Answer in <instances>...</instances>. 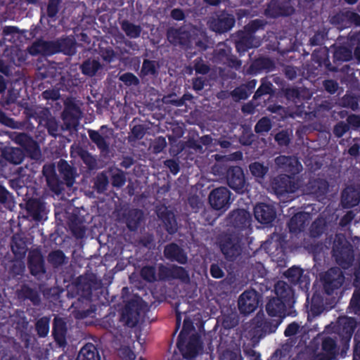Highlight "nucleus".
<instances>
[{"mask_svg": "<svg viewBox=\"0 0 360 360\" xmlns=\"http://www.w3.org/2000/svg\"><path fill=\"white\" fill-rule=\"evenodd\" d=\"M331 252L335 262L342 269L347 270L352 266L354 261V248L344 235L335 236Z\"/></svg>", "mask_w": 360, "mask_h": 360, "instance_id": "obj_1", "label": "nucleus"}, {"mask_svg": "<svg viewBox=\"0 0 360 360\" xmlns=\"http://www.w3.org/2000/svg\"><path fill=\"white\" fill-rule=\"evenodd\" d=\"M243 236L239 233L233 232L222 236L219 240V247L225 258L233 262L240 255L243 245Z\"/></svg>", "mask_w": 360, "mask_h": 360, "instance_id": "obj_2", "label": "nucleus"}, {"mask_svg": "<svg viewBox=\"0 0 360 360\" xmlns=\"http://www.w3.org/2000/svg\"><path fill=\"white\" fill-rule=\"evenodd\" d=\"M144 304V301L140 297L129 300L122 310L120 318V322L129 328L135 327L139 323L141 311L143 310Z\"/></svg>", "mask_w": 360, "mask_h": 360, "instance_id": "obj_3", "label": "nucleus"}, {"mask_svg": "<svg viewBox=\"0 0 360 360\" xmlns=\"http://www.w3.org/2000/svg\"><path fill=\"white\" fill-rule=\"evenodd\" d=\"M88 134L91 141L99 150L102 156H108L110 153V139L113 130L107 125H102L98 130L89 129Z\"/></svg>", "mask_w": 360, "mask_h": 360, "instance_id": "obj_4", "label": "nucleus"}, {"mask_svg": "<svg viewBox=\"0 0 360 360\" xmlns=\"http://www.w3.org/2000/svg\"><path fill=\"white\" fill-rule=\"evenodd\" d=\"M345 275L338 266L331 267L321 277L323 290L328 295L337 293L345 282Z\"/></svg>", "mask_w": 360, "mask_h": 360, "instance_id": "obj_5", "label": "nucleus"}, {"mask_svg": "<svg viewBox=\"0 0 360 360\" xmlns=\"http://www.w3.org/2000/svg\"><path fill=\"white\" fill-rule=\"evenodd\" d=\"M158 281H170L179 280L183 283H188L190 276L188 271L183 266L172 264L169 266L162 263L158 265Z\"/></svg>", "mask_w": 360, "mask_h": 360, "instance_id": "obj_6", "label": "nucleus"}, {"mask_svg": "<svg viewBox=\"0 0 360 360\" xmlns=\"http://www.w3.org/2000/svg\"><path fill=\"white\" fill-rule=\"evenodd\" d=\"M281 322V319H266L264 313L259 311L252 321L254 326V334L262 338L267 334L276 332Z\"/></svg>", "mask_w": 360, "mask_h": 360, "instance_id": "obj_7", "label": "nucleus"}, {"mask_svg": "<svg viewBox=\"0 0 360 360\" xmlns=\"http://www.w3.org/2000/svg\"><path fill=\"white\" fill-rule=\"evenodd\" d=\"M226 181L228 186L238 194L247 191L246 182L243 169L239 166H231L226 172Z\"/></svg>", "mask_w": 360, "mask_h": 360, "instance_id": "obj_8", "label": "nucleus"}, {"mask_svg": "<svg viewBox=\"0 0 360 360\" xmlns=\"http://www.w3.org/2000/svg\"><path fill=\"white\" fill-rule=\"evenodd\" d=\"M186 338H178L176 347L181 353L184 359L192 360L195 358L198 354L199 349L201 347L200 337L197 335H192L189 337L188 341Z\"/></svg>", "mask_w": 360, "mask_h": 360, "instance_id": "obj_9", "label": "nucleus"}, {"mask_svg": "<svg viewBox=\"0 0 360 360\" xmlns=\"http://www.w3.org/2000/svg\"><path fill=\"white\" fill-rule=\"evenodd\" d=\"M231 191L224 186L213 189L208 197L210 206L216 210H226L231 203Z\"/></svg>", "mask_w": 360, "mask_h": 360, "instance_id": "obj_10", "label": "nucleus"}, {"mask_svg": "<svg viewBox=\"0 0 360 360\" xmlns=\"http://www.w3.org/2000/svg\"><path fill=\"white\" fill-rule=\"evenodd\" d=\"M75 44V40L68 37L60 38L55 41H46V56L57 53L72 56L76 52Z\"/></svg>", "mask_w": 360, "mask_h": 360, "instance_id": "obj_11", "label": "nucleus"}, {"mask_svg": "<svg viewBox=\"0 0 360 360\" xmlns=\"http://www.w3.org/2000/svg\"><path fill=\"white\" fill-rule=\"evenodd\" d=\"M271 187L278 198L286 194L293 193L297 189L296 184L288 174H279L275 176L271 180Z\"/></svg>", "mask_w": 360, "mask_h": 360, "instance_id": "obj_12", "label": "nucleus"}, {"mask_svg": "<svg viewBox=\"0 0 360 360\" xmlns=\"http://www.w3.org/2000/svg\"><path fill=\"white\" fill-rule=\"evenodd\" d=\"M70 311L75 319L80 320L93 316L96 307L91 304V300L77 297L72 302Z\"/></svg>", "mask_w": 360, "mask_h": 360, "instance_id": "obj_13", "label": "nucleus"}, {"mask_svg": "<svg viewBox=\"0 0 360 360\" xmlns=\"http://www.w3.org/2000/svg\"><path fill=\"white\" fill-rule=\"evenodd\" d=\"M295 11L290 2L286 1L271 0L264 10V15L269 18L289 16Z\"/></svg>", "mask_w": 360, "mask_h": 360, "instance_id": "obj_14", "label": "nucleus"}, {"mask_svg": "<svg viewBox=\"0 0 360 360\" xmlns=\"http://www.w3.org/2000/svg\"><path fill=\"white\" fill-rule=\"evenodd\" d=\"M259 305V294L255 290L243 292L238 301V309L240 314L247 315L255 311Z\"/></svg>", "mask_w": 360, "mask_h": 360, "instance_id": "obj_15", "label": "nucleus"}, {"mask_svg": "<svg viewBox=\"0 0 360 360\" xmlns=\"http://www.w3.org/2000/svg\"><path fill=\"white\" fill-rule=\"evenodd\" d=\"M274 162L279 170L290 176L297 174L302 167L297 158L294 156L279 155L275 158Z\"/></svg>", "mask_w": 360, "mask_h": 360, "instance_id": "obj_16", "label": "nucleus"}, {"mask_svg": "<svg viewBox=\"0 0 360 360\" xmlns=\"http://www.w3.org/2000/svg\"><path fill=\"white\" fill-rule=\"evenodd\" d=\"M284 276L288 281L293 285H298L301 289H308L310 285V279L307 274H305L304 270L297 266L289 268Z\"/></svg>", "mask_w": 360, "mask_h": 360, "instance_id": "obj_17", "label": "nucleus"}, {"mask_svg": "<svg viewBox=\"0 0 360 360\" xmlns=\"http://www.w3.org/2000/svg\"><path fill=\"white\" fill-rule=\"evenodd\" d=\"M255 219L262 224H271L276 217V211L274 205L264 202L257 203L254 207Z\"/></svg>", "mask_w": 360, "mask_h": 360, "instance_id": "obj_18", "label": "nucleus"}, {"mask_svg": "<svg viewBox=\"0 0 360 360\" xmlns=\"http://www.w3.org/2000/svg\"><path fill=\"white\" fill-rule=\"evenodd\" d=\"M235 22L234 16L224 11L210 22V27L214 32L221 34L229 31L234 26Z\"/></svg>", "mask_w": 360, "mask_h": 360, "instance_id": "obj_19", "label": "nucleus"}, {"mask_svg": "<svg viewBox=\"0 0 360 360\" xmlns=\"http://www.w3.org/2000/svg\"><path fill=\"white\" fill-rule=\"evenodd\" d=\"M229 219L232 226L238 231H243L250 226L252 217L247 210L238 209L229 214Z\"/></svg>", "mask_w": 360, "mask_h": 360, "instance_id": "obj_20", "label": "nucleus"}, {"mask_svg": "<svg viewBox=\"0 0 360 360\" xmlns=\"http://www.w3.org/2000/svg\"><path fill=\"white\" fill-rule=\"evenodd\" d=\"M255 41V36L250 35L243 30L238 31L235 39V46L240 56L244 55L249 49L257 47V45L254 44Z\"/></svg>", "mask_w": 360, "mask_h": 360, "instance_id": "obj_21", "label": "nucleus"}, {"mask_svg": "<svg viewBox=\"0 0 360 360\" xmlns=\"http://www.w3.org/2000/svg\"><path fill=\"white\" fill-rule=\"evenodd\" d=\"M307 191L317 198H323L329 190V184L327 180L321 178L310 179L306 184Z\"/></svg>", "mask_w": 360, "mask_h": 360, "instance_id": "obj_22", "label": "nucleus"}, {"mask_svg": "<svg viewBox=\"0 0 360 360\" xmlns=\"http://www.w3.org/2000/svg\"><path fill=\"white\" fill-rule=\"evenodd\" d=\"M67 324L63 318L55 317L53 323L52 334L56 343L60 347H65L67 345L66 334Z\"/></svg>", "mask_w": 360, "mask_h": 360, "instance_id": "obj_23", "label": "nucleus"}, {"mask_svg": "<svg viewBox=\"0 0 360 360\" xmlns=\"http://www.w3.org/2000/svg\"><path fill=\"white\" fill-rule=\"evenodd\" d=\"M287 306L288 305L282 300L273 297L266 302L265 309L269 316L283 320L285 316Z\"/></svg>", "mask_w": 360, "mask_h": 360, "instance_id": "obj_24", "label": "nucleus"}, {"mask_svg": "<svg viewBox=\"0 0 360 360\" xmlns=\"http://www.w3.org/2000/svg\"><path fill=\"white\" fill-rule=\"evenodd\" d=\"M164 255L168 260L176 262L181 264H185L188 261L184 250L175 243H171L165 247Z\"/></svg>", "mask_w": 360, "mask_h": 360, "instance_id": "obj_25", "label": "nucleus"}, {"mask_svg": "<svg viewBox=\"0 0 360 360\" xmlns=\"http://www.w3.org/2000/svg\"><path fill=\"white\" fill-rule=\"evenodd\" d=\"M28 267L33 276H39L44 271L43 256L37 249L32 250L28 257Z\"/></svg>", "mask_w": 360, "mask_h": 360, "instance_id": "obj_26", "label": "nucleus"}, {"mask_svg": "<svg viewBox=\"0 0 360 360\" xmlns=\"http://www.w3.org/2000/svg\"><path fill=\"white\" fill-rule=\"evenodd\" d=\"M275 68L274 62L269 58L259 57L254 60L248 69V72L257 75L262 71L270 72Z\"/></svg>", "mask_w": 360, "mask_h": 360, "instance_id": "obj_27", "label": "nucleus"}, {"mask_svg": "<svg viewBox=\"0 0 360 360\" xmlns=\"http://www.w3.org/2000/svg\"><path fill=\"white\" fill-rule=\"evenodd\" d=\"M274 291L276 295L275 297L282 300L288 306L294 303V291L285 282L278 281L275 284Z\"/></svg>", "mask_w": 360, "mask_h": 360, "instance_id": "obj_28", "label": "nucleus"}, {"mask_svg": "<svg viewBox=\"0 0 360 360\" xmlns=\"http://www.w3.org/2000/svg\"><path fill=\"white\" fill-rule=\"evenodd\" d=\"M356 328V321L353 319H347L340 328V343L342 347L348 349L349 342Z\"/></svg>", "mask_w": 360, "mask_h": 360, "instance_id": "obj_29", "label": "nucleus"}, {"mask_svg": "<svg viewBox=\"0 0 360 360\" xmlns=\"http://www.w3.org/2000/svg\"><path fill=\"white\" fill-rule=\"evenodd\" d=\"M75 288L79 298L91 300L93 281L86 277L79 276L75 283Z\"/></svg>", "mask_w": 360, "mask_h": 360, "instance_id": "obj_30", "label": "nucleus"}, {"mask_svg": "<svg viewBox=\"0 0 360 360\" xmlns=\"http://www.w3.org/2000/svg\"><path fill=\"white\" fill-rule=\"evenodd\" d=\"M248 167L251 175L257 182L260 184L265 180L266 176L269 172V165L264 162L255 161L250 163Z\"/></svg>", "mask_w": 360, "mask_h": 360, "instance_id": "obj_31", "label": "nucleus"}, {"mask_svg": "<svg viewBox=\"0 0 360 360\" xmlns=\"http://www.w3.org/2000/svg\"><path fill=\"white\" fill-rule=\"evenodd\" d=\"M60 176L68 186H72L75 182L74 169L65 160H60L58 163Z\"/></svg>", "mask_w": 360, "mask_h": 360, "instance_id": "obj_32", "label": "nucleus"}, {"mask_svg": "<svg viewBox=\"0 0 360 360\" xmlns=\"http://www.w3.org/2000/svg\"><path fill=\"white\" fill-rule=\"evenodd\" d=\"M360 202V194L353 188L343 190L341 195V203L345 208H352Z\"/></svg>", "mask_w": 360, "mask_h": 360, "instance_id": "obj_33", "label": "nucleus"}, {"mask_svg": "<svg viewBox=\"0 0 360 360\" xmlns=\"http://www.w3.org/2000/svg\"><path fill=\"white\" fill-rule=\"evenodd\" d=\"M81 111L77 105L71 100L65 102V108L62 112V117L64 121L72 122H77Z\"/></svg>", "mask_w": 360, "mask_h": 360, "instance_id": "obj_34", "label": "nucleus"}, {"mask_svg": "<svg viewBox=\"0 0 360 360\" xmlns=\"http://www.w3.org/2000/svg\"><path fill=\"white\" fill-rule=\"evenodd\" d=\"M307 217L304 212H298L294 214L290 219L288 226L292 233L302 232L306 226Z\"/></svg>", "mask_w": 360, "mask_h": 360, "instance_id": "obj_35", "label": "nucleus"}, {"mask_svg": "<svg viewBox=\"0 0 360 360\" xmlns=\"http://www.w3.org/2000/svg\"><path fill=\"white\" fill-rule=\"evenodd\" d=\"M143 212L139 209L130 210L125 216L127 228L131 231H136L143 219Z\"/></svg>", "mask_w": 360, "mask_h": 360, "instance_id": "obj_36", "label": "nucleus"}, {"mask_svg": "<svg viewBox=\"0 0 360 360\" xmlns=\"http://www.w3.org/2000/svg\"><path fill=\"white\" fill-rule=\"evenodd\" d=\"M76 360H101V357L96 347L89 343L80 349Z\"/></svg>", "mask_w": 360, "mask_h": 360, "instance_id": "obj_37", "label": "nucleus"}, {"mask_svg": "<svg viewBox=\"0 0 360 360\" xmlns=\"http://www.w3.org/2000/svg\"><path fill=\"white\" fill-rule=\"evenodd\" d=\"M108 172L110 176L111 185L114 188H122L127 181L126 173L120 168L110 167Z\"/></svg>", "mask_w": 360, "mask_h": 360, "instance_id": "obj_38", "label": "nucleus"}, {"mask_svg": "<svg viewBox=\"0 0 360 360\" xmlns=\"http://www.w3.org/2000/svg\"><path fill=\"white\" fill-rule=\"evenodd\" d=\"M160 218L164 224L165 230L169 234L173 235L177 232V221L173 212L170 211L163 212L161 214Z\"/></svg>", "mask_w": 360, "mask_h": 360, "instance_id": "obj_39", "label": "nucleus"}, {"mask_svg": "<svg viewBox=\"0 0 360 360\" xmlns=\"http://www.w3.org/2000/svg\"><path fill=\"white\" fill-rule=\"evenodd\" d=\"M120 26L125 34L130 39H136L141 35V27L129 22L128 20H123L120 22Z\"/></svg>", "mask_w": 360, "mask_h": 360, "instance_id": "obj_40", "label": "nucleus"}, {"mask_svg": "<svg viewBox=\"0 0 360 360\" xmlns=\"http://www.w3.org/2000/svg\"><path fill=\"white\" fill-rule=\"evenodd\" d=\"M4 156L6 160L15 165L20 164L24 159V154L18 148H6L4 151Z\"/></svg>", "mask_w": 360, "mask_h": 360, "instance_id": "obj_41", "label": "nucleus"}, {"mask_svg": "<svg viewBox=\"0 0 360 360\" xmlns=\"http://www.w3.org/2000/svg\"><path fill=\"white\" fill-rule=\"evenodd\" d=\"M327 229V223L325 219L318 217L311 224L309 232L312 238H319Z\"/></svg>", "mask_w": 360, "mask_h": 360, "instance_id": "obj_42", "label": "nucleus"}, {"mask_svg": "<svg viewBox=\"0 0 360 360\" xmlns=\"http://www.w3.org/2000/svg\"><path fill=\"white\" fill-rule=\"evenodd\" d=\"M353 53L350 47L341 46L338 47L333 53V61L347 62L352 59Z\"/></svg>", "mask_w": 360, "mask_h": 360, "instance_id": "obj_43", "label": "nucleus"}, {"mask_svg": "<svg viewBox=\"0 0 360 360\" xmlns=\"http://www.w3.org/2000/svg\"><path fill=\"white\" fill-rule=\"evenodd\" d=\"M46 259L49 263L51 264L54 268L61 266L68 262L66 256L60 250L51 252Z\"/></svg>", "mask_w": 360, "mask_h": 360, "instance_id": "obj_44", "label": "nucleus"}, {"mask_svg": "<svg viewBox=\"0 0 360 360\" xmlns=\"http://www.w3.org/2000/svg\"><path fill=\"white\" fill-rule=\"evenodd\" d=\"M101 68V63L96 60L87 59L81 65L82 72L87 76H94Z\"/></svg>", "mask_w": 360, "mask_h": 360, "instance_id": "obj_45", "label": "nucleus"}, {"mask_svg": "<svg viewBox=\"0 0 360 360\" xmlns=\"http://www.w3.org/2000/svg\"><path fill=\"white\" fill-rule=\"evenodd\" d=\"M11 248L16 259H22L27 252L26 243L19 236H13Z\"/></svg>", "mask_w": 360, "mask_h": 360, "instance_id": "obj_46", "label": "nucleus"}, {"mask_svg": "<svg viewBox=\"0 0 360 360\" xmlns=\"http://www.w3.org/2000/svg\"><path fill=\"white\" fill-rule=\"evenodd\" d=\"M140 275L148 283H153L158 281V271L155 265L143 266L141 269Z\"/></svg>", "mask_w": 360, "mask_h": 360, "instance_id": "obj_47", "label": "nucleus"}, {"mask_svg": "<svg viewBox=\"0 0 360 360\" xmlns=\"http://www.w3.org/2000/svg\"><path fill=\"white\" fill-rule=\"evenodd\" d=\"M348 310L349 313L354 314L360 319V287L355 288L349 304Z\"/></svg>", "mask_w": 360, "mask_h": 360, "instance_id": "obj_48", "label": "nucleus"}, {"mask_svg": "<svg viewBox=\"0 0 360 360\" xmlns=\"http://www.w3.org/2000/svg\"><path fill=\"white\" fill-rule=\"evenodd\" d=\"M325 310L323 298L316 294H314L311 297L310 311L314 316H319Z\"/></svg>", "mask_w": 360, "mask_h": 360, "instance_id": "obj_49", "label": "nucleus"}, {"mask_svg": "<svg viewBox=\"0 0 360 360\" xmlns=\"http://www.w3.org/2000/svg\"><path fill=\"white\" fill-rule=\"evenodd\" d=\"M267 22L262 19H255L250 20L244 26L243 30L252 36H255V33L259 30H264Z\"/></svg>", "mask_w": 360, "mask_h": 360, "instance_id": "obj_50", "label": "nucleus"}, {"mask_svg": "<svg viewBox=\"0 0 360 360\" xmlns=\"http://www.w3.org/2000/svg\"><path fill=\"white\" fill-rule=\"evenodd\" d=\"M274 91L273 89L272 83L266 78H263L261 80V84L255 91L253 99L257 100L264 95L272 94Z\"/></svg>", "mask_w": 360, "mask_h": 360, "instance_id": "obj_51", "label": "nucleus"}, {"mask_svg": "<svg viewBox=\"0 0 360 360\" xmlns=\"http://www.w3.org/2000/svg\"><path fill=\"white\" fill-rule=\"evenodd\" d=\"M109 179L104 172L98 174L95 179L94 188L99 194L103 193L108 188Z\"/></svg>", "mask_w": 360, "mask_h": 360, "instance_id": "obj_52", "label": "nucleus"}, {"mask_svg": "<svg viewBox=\"0 0 360 360\" xmlns=\"http://www.w3.org/2000/svg\"><path fill=\"white\" fill-rule=\"evenodd\" d=\"M272 128V122L268 117H262L255 125V131L258 134L268 133Z\"/></svg>", "mask_w": 360, "mask_h": 360, "instance_id": "obj_53", "label": "nucleus"}, {"mask_svg": "<svg viewBox=\"0 0 360 360\" xmlns=\"http://www.w3.org/2000/svg\"><path fill=\"white\" fill-rule=\"evenodd\" d=\"M321 349L323 352L335 356L337 354L336 341L330 337L324 338L322 340Z\"/></svg>", "mask_w": 360, "mask_h": 360, "instance_id": "obj_54", "label": "nucleus"}, {"mask_svg": "<svg viewBox=\"0 0 360 360\" xmlns=\"http://www.w3.org/2000/svg\"><path fill=\"white\" fill-rule=\"evenodd\" d=\"M157 75L158 71L155 66V61L144 59L141 70V76H155Z\"/></svg>", "mask_w": 360, "mask_h": 360, "instance_id": "obj_55", "label": "nucleus"}, {"mask_svg": "<svg viewBox=\"0 0 360 360\" xmlns=\"http://www.w3.org/2000/svg\"><path fill=\"white\" fill-rule=\"evenodd\" d=\"M328 37V32L325 30H318L310 37L309 44L311 46H321L325 44Z\"/></svg>", "mask_w": 360, "mask_h": 360, "instance_id": "obj_56", "label": "nucleus"}, {"mask_svg": "<svg viewBox=\"0 0 360 360\" xmlns=\"http://www.w3.org/2000/svg\"><path fill=\"white\" fill-rule=\"evenodd\" d=\"M348 15H349V10L340 11L332 18V21L342 27H349L350 22Z\"/></svg>", "mask_w": 360, "mask_h": 360, "instance_id": "obj_57", "label": "nucleus"}, {"mask_svg": "<svg viewBox=\"0 0 360 360\" xmlns=\"http://www.w3.org/2000/svg\"><path fill=\"white\" fill-rule=\"evenodd\" d=\"M327 59V51L319 48L318 49H315L311 54V60L315 64L317 65V67H321L322 65L325 63Z\"/></svg>", "mask_w": 360, "mask_h": 360, "instance_id": "obj_58", "label": "nucleus"}, {"mask_svg": "<svg viewBox=\"0 0 360 360\" xmlns=\"http://www.w3.org/2000/svg\"><path fill=\"white\" fill-rule=\"evenodd\" d=\"M146 127L143 124H134L131 129L130 138L131 140H141L146 132Z\"/></svg>", "mask_w": 360, "mask_h": 360, "instance_id": "obj_59", "label": "nucleus"}, {"mask_svg": "<svg viewBox=\"0 0 360 360\" xmlns=\"http://www.w3.org/2000/svg\"><path fill=\"white\" fill-rule=\"evenodd\" d=\"M193 68L196 74L206 75L210 70V66L205 63L201 57L195 58L193 61Z\"/></svg>", "mask_w": 360, "mask_h": 360, "instance_id": "obj_60", "label": "nucleus"}, {"mask_svg": "<svg viewBox=\"0 0 360 360\" xmlns=\"http://www.w3.org/2000/svg\"><path fill=\"white\" fill-rule=\"evenodd\" d=\"M119 79L128 86H137L140 83L139 78L131 72H125L122 74L120 76Z\"/></svg>", "mask_w": 360, "mask_h": 360, "instance_id": "obj_61", "label": "nucleus"}, {"mask_svg": "<svg viewBox=\"0 0 360 360\" xmlns=\"http://www.w3.org/2000/svg\"><path fill=\"white\" fill-rule=\"evenodd\" d=\"M274 139L280 146H288L290 142V134L287 130L278 131L275 135Z\"/></svg>", "mask_w": 360, "mask_h": 360, "instance_id": "obj_62", "label": "nucleus"}, {"mask_svg": "<svg viewBox=\"0 0 360 360\" xmlns=\"http://www.w3.org/2000/svg\"><path fill=\"white\" fill-rule=\"evenodd\" d=\"M352 266L353 285L355 288H360V253Z\"/></svg>", "mask_w": 360, "mask_h": 360, "instance_id": "obj_63", "label": "nucleus"}, {"mask_svg": "<svg viewBox=\"0 0 360 360\" xmlns=\"http://www.w3.org/2000/svg\"><path fill=\"white\" fill-rule=\"evenodd\" d=\"M233 98L236 101L247 99L250 94L248 89H246L243 85L236 87L232 92Z\"/></svg>", "mask_w": 360, "mask_h": 360, "instance_id": "obj_64", "label": "nucleus"}]
</instances>
